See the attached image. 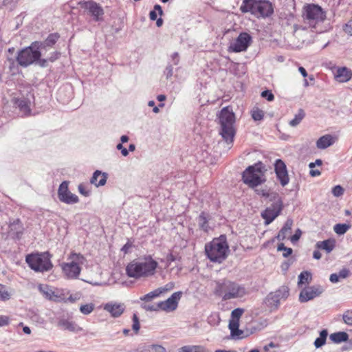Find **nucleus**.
<instances>
[{"mask_svg":"<svg viewBox=\"0 0 352 352\" xmlns=\"http://www.w3.org/2000/svg\"><path fill=\"white\" fill-rule=\"evenodd\" d=\"M158 266L157 261L148 255L131 261L126 267V274L129 277L135 279L153 276Z\"/></svg>","mask_w":352,"mask_h":352,"instance_id":"nucleus-1","label":"nucleus"},{"mask_svg":"<svg viewBox=\"0 0 352 352\" xmlns=\"http://www.w3.org/2000/svg\"><path fill=\"white\" fill-rule=\"evenodd\" d=\"M214 294L223 301L241 298L247 294L245 287L235 281L223 278L215 281Z\"/></svg>","mask_w":352,"mask_h":352,"instance_id":"nucleus-2","label":"nucleus"},{"mask_svg":"<svg viewBox=\"0 0 352 352\" xmlns=\"http://www.w3.org/2000/svg\"><path fill=\"white\" fill-rule=\"evenodd\" d=\"M228 250V245L224 236L214 239L205 245L206 254L212 262L222 263L227 257Z\"/></svg>","mask_w":352,"mask_h":352,"instance_id":"nucleus-3","label":"nucleus"},{"mask_svg":"<svg viewBox=\"0 0 352 352\" xmlns=\"http://www.w3.org/2000/svg\"><path fill=\"white\" fill-rule=\"evenodd\" d=\"M219 122L221 124L220 134L228 143H232L235 135L234 128L235 116L232 111L229 110L228 107L223 108L221 111Z\"/></svg>","mask_w":352,"mask_h":352,"instance_id":"nucleus-4","label":"nucleus"},{"mask_svg":"<svg viewBox=\"0 0 352 352\" xmlns=\"http://www.w3.org/2000/svg\"><path fill=\"white\" fill-rule=\"evenodd\" d=\"M25 261L29 267L36 272H48L53 267L51 255L48 252L28 254Z\"/></svg>","mask_w":352,"mask_h":352,"instance_id":"nucleus-5","label":"nucleus"},{"mask_svg":"<svg viewBox=\"0 0 352 352\" xmlns=\"http://www.w3.org/2000/svg\"><path fill=\"white\" fill-rule=\"evenodd\" d=\"M265 170V166L261 162L248 166L242 173L243 182L250 188H255L265 182L259 175Z\"/></svg>","mask_w":352,"mask_h":352,"instance_id":"nucleus-6","label":"nucleus"},{"mask_svg":"<svg viewBox=\"0 0 352 352\" xmlns=\"http://www.w3.org/2000/svg\"><path fill=\"white\" fill-rule=\"evenodd\" d=\"M37 45V43L33 42L30 46L18 52L16 60L20 66L27 67L39 59L41 52L38 50Z\"/></svg>","mask_w":352,"mask_h":352,"instance_id":"nucleus-7","label":"nucleus"},{"mask_svg":"<svg viewBox=\"0 0 352 352\" xmlns=\"http://www.w3.org/2000/svg\"><path fill=\"white\" fill-rule=\"evenodd\" d=\"M325 19L326 12L320 6L309 3V28L316 33L325 32L327 28L322 25Z\"/></svg>","mask_w":352,"mask_h":352,"instance_id":"nucleus-8","label":"nucleus"},{"mask_svg":"<svg viewBox=\"0 0 352 352\" xmlns=\"http://www.w3.org/2000/svg\"><path fill=\"white\" fill-rule=\"evenodd\" d=\"M69 259L71 260L69 263L62 265L63 271L68 278H76L81 270L79 265L83 263L85 258L80 254L72 253L69 255Z\"/></svg>","mask_w":352,"mask_h":352,"instance_id":"nucleus-9","label":"nucleus"},{"mask_svg":"<svg viewBox=\"0 0 352 352\" xmlns=\"http://www.w3.org/2000/svg\"><path fill=\"white\" fill-rule=\"evenodd\" d=\"M274 201L261 213V217L265 220V224L271 223L280 214L283 210V201L276 194H272L270 200Z\"/></svg>","mask_w":352,"mask_h":352,"instance_id":"nucleus-10","label":"nucleus"},{"mask_svg":"<svg viewBox=\"0 0 352 352\" xmlns=\"http://www.w3.org/2000/svg\"><path fill=\"white\" fill-rule=\"evenodd\" d=\"M289 287L282 286L274 292L270 293L264 300L266 306L272 311L278 309L281 299H286L289 296Z\"/></svg>","mask_w":352,"mask_h":352,"instance_id":"nucleus-11","label":"nucleus"},{"mask_svg":"<svg viewBox=\"0 0 352 352\" xmlns=\"http://www.w3.org/2000/svg\"><path fill=\"white\" fill-rule=\"evenodd\" d=\"M80 7L85 9L92 16L93 21L99 22L103 21L104 14L102 7L93 0L82 1L78 3Z\"/></svg>","mask_w":352,"mask_h":352,"instance_id":"nucleus-12","label":"nucleus"},{"mask_svg":"<svg viewBox=\"0 0 352 352\" xmlns=\"http://www.w3.org/2000/svg\"><path fill=\"white\" fill-rule=\"evenodd\" d=\"M58 199L67 204H74L79 201L78 197L69 190V182H63L58 189Z\"/></svg>","mask_w":352,"mask_h":352,"instance_id":"nucleus-13","label":"nucleus"},{"mask_svg":"<svg viewBox=\"0 0 352 352\" xmlns=\"http://www.w3.org/2000/svg\"><path fill=\"white\" fill-rule=\"evenodd\" d=\"M56 323V326L62 330L75 333L82 330L80 327L72 320V318L67 314L57 316Z\"/></svg>","mask_w":352,"mask_h":352,"instance_id":"nucleus-14","label":"nucleus"},{"mask_svg":"<svg viewBox=\"0 0 352 352\" xmlns=\"http://www.w3.org/2000/svg\"><path fill=\"white\" fill-rule=\"evenodd\" d=\"M251 42V36L246 32H241L239 34L235 41L231 43L229 49L234 52H243L248 49Z\"/></svg>","mask_w":352,"mask_h":352,"instance_id":"nucleus-15","label":"nucleus"},{"mask_svg":"<svg viewBox=\"0 0 352 352\" xmlns=\"http://www.w3.org/2000/svg\"><path fill=\"white\" fill-rule=\"evenodd\" d=\"M182 295V292H177L173 293L167 300L158 302V307L160 310L173 311L175 310L178 306V301Z\"/></svg>","mask_w":352,"mask_h":352,"instance_id":"nucleus-16","label":"nucleus"},{"mask_svg":"<svg viewBox=\"0 0 352 352\" xmlns=\"http://www.w3.org/2000/svg\"><path fill=\"white\" fill-rule=\"evenodd\" d=\"M274 170L280 184L283 186H286L289 179L285 162L280 159L276 160L274 163Z\"/></svg>","mask_w":352,"mask_h":352,"instance_id":"nucleus-17","label":"nucleus"},{"mask_svg":"<svg viewBox=\"0 0 352 352\" xmlns=\"http://www.w3.org/2000/svg\"><path fill=\"white\" fill-rule=\"evenodd\" d=\"M126 306L124 303L109 302L104 305V309L109 312L113 318L120 317L124 311Z\"/></svg>","mask_w":352,"mask_h":352,"instance_id":"nucleus-18","label":"nucleus"},{"mask_svg":"<svg viewBox=\"0 0 352 352\" xmlns=\"http://www.w3.org/2000/svg\"><path fill=\"white\" fill-rule=\"evenodd\" d=\"M23 226L19 219L14 220L9 225V236L13 239H20L23 233Z\"/></svg>","mask_w":352,"mask_h":352,"instance_id":"nucleus-19","label":"nucleus"},{"mask_svg":"<svg viewBox=\"0 0 352 352\" xmlns=\"http://www.w3.org/2000/svg\"><path fill=\"white\" fill-rule=\"evenodd\" d=\"M259 0H243L240 7V10L243 13L250 12L257 17Z\"/></svg>","mask_w":352,"mask_h":352,"instance_id":"nucleus-20","label":"nucleus"},{"mask_svg":"<svg viewBox=\"0 0 352 352\" xmlns=\"http://www.w3.org/2000/svg\"><path fill=\"white\" fill-rule=\"evenodd\" d=\"M257 17H267L271 16L274 12L272 3L266 0H259V6L257 7Z\"/></svg>","mask_w":352,"mask_h":352,"instance_id":"nucleus-21","label":"nucleus"},{"mask_svg":"<svg viewBox=\"0 0 352 352\" xmlns=\"http://www.w3.org/2000/svg\"><path fill=\"white\" fill-rule=\"evenodd\" d=\"M335 79L339 82H346L352 78V71L346 67H340L335 73Z\"/></svg>","mask_w":352,"mask_h":352,"instance_id":"nucleus-22","label":"nucleus"},{"mask_svg":"<svg viewBox=\"0 0 352 352\" xmlns=\"http://www.w3.org/2000/svg\"><path fill=\"white\" fill-rule=\"evenodd\" d=\"M107 178L108 174L107 173H102L97 170L94 173L90 179V183L96 187L103 186L105 185Z\"/></svg>","mask_w":352,"mask_h":352,"instance_id":"nucleus-23","label":"nucleus"},{"mask_svg":"<svg viewBox=\"0 0 352 352\" xmlns=\"http://www.w3.org/2000/svg\"><path fill=\"white\" fill-rule=\"evenodd\" d=\"M336 140V137H334L330 134H327L320 137L317 140L316 146L320 149H325L327 147L333 145Z\"/></svg>","mask_w":352,"mask_h":352,"instance_id":"nucleus-24","label":"nucleus"},{"mask_svg":"<svg viewBox=\"0 0 352 352\" xmlns=\"http://www.w3.org/2000/svg\"><path fill=\"white\" fill-rule=\"evenodd\" d=\"M59 37L60 36L58 33H52L50 34L44 41H34V43H38L37 47L41 51L46 50L47 47L53 46L58 40Z\"/></svg>","mask_w":352,"mask_h":352,"instance_id":"nucleus-25","label":"nucleus"},{"mask_svg":"<svg viewBox=\"0 0 352 352\" xmlns=\"http://www.w3.org/2000/svg\"><path fill=\"white\" fill-rule=\"evenodd\" d=\"M292 225L293 220L292 219H287L276 236L278 240L283 241L285 239L287 235L291 233Z\"/></svg>","mask_w":352,"mask_h":352,"instance_id":"nucleus-26","label":"nucleus"},{"mask_svg":"<svg viewBox=\"0 0 352 352\" xmlns=\"http://www.w3.org/2000/svg\"><path fill=\"white\" fill-rule=\"evenodd\" d=\"M208 219L209 215L205 212H201L197 219L199 228L204 232H208L209 230Z\"/></svg>","mask_w":352,"mask_h":352,"instance_id":"nucleus-27","label":"nucleus"},{"mask_svg":"<svg viewBox=\"0 0 352 352\" xmlns=\"http://www.w3.org/2000/svg\"><path fill=\"white\" fill-rule=\"evenodd\" d=\"M335 241L327 239L323 241H319L316 243V247L318 249L324 250L327 253L331 252L335 248Z\"/></svg>","mask_w":352,"mask_h":352,"instance_id":"nucleus-28","label":"nucleus"},{"mask_svg":"<svg viewBox=\"0 0 352 352\" xmlns=\"http://www.w3.org/2000/svg\"><path fill=\"white\" fill-rule=\"evenodd\" d=\"M329 338L334 343H341L349 340V335L344 331H339L331 333Z\"/></svg>","mask_w":352,"mask_h":352,"instance_id":"nucleus-29","label":"nucleus"},{"mask_svg":"<svg viewBox=\"0 0 352 352\" xmlns=\"http://www.w3.org/2000/svg\"><path fill=\"white\" fill-rule=\"evenodd\" d=\"M71 88L69 87H63L59 89L58 96L59 100L63 102H65L69 100L72 97V92L70 91Z\"/></svg>","mask_w":352,"mask_h":352,"instance_id":"nucleus-30","label":"nucleus"},{"mask_svg":"<svg viewBox=\"0 0 352 352\" xmlns=\"http://www.w3.org/2000/svg\"><path fill=\"white\" fill-rule=\"evenodd\" d=\"M323 292L324 288L320 285L309 287V300L319 296L323 293Z\"/></svg>","mask_w":352,"mask_h":352,"instance_id":"nucleus-31","label":"nucleus"},{"mask_svg":"<svg viewBox=\"0 0 352 352\" xmlns=\"http://www.w3.org/2000/svg\"><path fill=\"white\" fill-rule=\"evenodd\" d=\"M327 336L328 331L327 329H323L320 332V336L314 342L316 348H320L325 344Z\"/></svg>","mask_w":352,"mask_h":352,"instance_id":"nucleus-32","label":"nucleus"},{"mask_svg":"<svg viewBox=\"0 0 352 352\" xmlns=\"http://www.w3.org/2000/svg\"><path fill=\"white\" fill-rule=\"evenodd\" d=\"M138 352H166L165 348L159 344H151L143 347Z\"/></svg>","mask_w":352,"mask_h":352,"instance_id":"nucleus-33","label":"nucleus"},{"mask_svg":"<svg viewBox=\"0 0 352 352\" xmlns=\"http://www.w3.org/2000/svg\"><path fill=\"white\" fill-rule=\"evenodd\" d=\"M305 112L304 110L300 109L297 114L295 115L294 118L289 121V125L294 127L300 124L302 120L305 117Z\"/></svg>","mask_w":352,"mask_h":352,"instance_id":"nucleus-34","label":"nucleus"},{"mask_svg":"<svg viewBox=\"0 0 352 352\" xmlns=\"http://www.w3.org/2000/svg\"><path fill=\"white\" fill-rule=\"evenodd\" d=\"M16 104L18 106L20 110L25 114L30 111L29 102L26 99L23 98L16 100Z\"/></svg>","mask_w":352,"mask_h":352,"instance_id":"nucleus-35","label":"nucleus"},{"mask_svg":"<svg viewBox=\"0 0 352 352\" xmlns=\"http://www.w3.org/2000/svg\"><path fill=\"white\" fill-rule=\"evenodd\" d=\"M239 321L231 320L229 322V329H230L232 336H239L242 331H239Z\"/></svg>","mask_w":352,"mask_h":352,"instance_id":"nucleus-36","label":"nucleus"},{"mask_svg":"<svg viewBox=\"0 0 352 352\" xmlns=\"http://www.w3.org/2000/svg\"><path fill=\"white\" fill-rule=\"evenodd\" d=\"M251 116L254 121H261L263 119L265 113L263 110L254 107L251 111Z\"/></svg>","mask_w":352,"mask_h":352,"instance_id":"nucleus-37","label":"nucleus"},{"mask_svg":"<svg viewBox=\"0 0 352 352\" xmlns=\"http://www.w3.org/2000/svg\"><path fill=\"white\" fill-rule=\"evenodd\" d=\"M350 228L349 224L338 223L334 226L333 230L336 234L341 235L345 234Z\"/></svg>","mask_w":352,"mask_h":352,"instance_id":"nucleus-38","label":"nucleus"},{"mask_svg":"<svg viewBox=\"0 0 352 352\" xmlns=\"http://www.w3.org/2000/svg\"><path fill=\"white\" fill-rule=\"evenodd\" d=\"M162 294V292L157 288V289L148 293L140 298L141 300L148 302L153 298L159 296Z\"/></svg>","mask_w":352,"mask_h":352,"instance_id":"nucleus-39","label":"nucleus"},{"mask_svg":"<svg viewBox=\"0 0 352 352\" xmlns=\"http://www.w3.org/2000/svg\"><path fill=\"white\" fill-rule=\"evenodd\" d=\"M10 298V294L4 285L0 284V300L6 301Z\"/></svg>","mask_w":352,"mask_h":352,"instance_id":"nucleus-40","label":"nucleus"},{"mask_svg":"<svg viewBox=\"0 0 352 352\" xmlns=\"http://www.w3.org/2000/svg\"><path fill=\"white\" fill-rule=\"evenodd\" d=\"M308 282V271L305 270L298 276V287H302V285Z\"/></svg>","mask_w":352,"mask_h":352,"instance_id":"nucleus-41","label":"nucleus"},{"mask_svg":"<svg viewBox=\"0 0 352 352\" xmlns=\"http://www.w3.org/2000/svg\"><path fill=\"white\" fill-rule=\"evenodd\" d=\"M94 309V305L93 303L86 304L80 307V311L85 315L91 314Z\"/></svg>","mask_w":352,"mask_h":352,"instance_id":"nucleus-42","label":"nucleus"},{"mask_svg":"<svg viewBox=\"0 0 352 352\" xmlns=\"http://www.w3.org/2000/svg\"><path fill=\"white\" fill-rule=\"evenodd\" d=\"M277 250L278 251H283V256L284 257L289 256V255L292 254V253L293 252L292 248L285 247L284 243H279L278 245Z\"/></svg>","mask_w":352,"mask_h":352,"instance_id":"nucleus-43","label":"nucleus"},{"mask_svg":"<svg viewBox=\"0 0 352 352\" xmlns=\"http://www.w3.org/2000/svg\"><path fill=\"white\" fill-rule=\"evenodd\" d=\"M342 319L344 323L352 326V310L346 311L342 315Z\"/></svg>","mask_w":352,"mask_h":352,"instance_id":"nucleus-44","label":"nucleus"},{"mask_svg":"<svg viewBox=\"0 0 352 352\" xmlns=\"http://www.w3.org/2000/svg\"><path fill=\"white\" fill-rule=\"evenodd\" d=\"M244 309L242 308H236L231 313V317L232 320L239 321V318L243 315Z\"/></svg>","mask_w":352,"mask_h":352,"instance_id":"nucleus-45","label":"nucleus"},{"mask_svg":"<svg viewBox=\"0 0 352 352\" xmlns=\"http://www.w3.org/2000/svg\"><path fill=\"white\" fill-rule=\"evenodd\" d=\"M140 328L139 318L136 314H134L133 316V325L132 329L135 333H138Z\"/></svg>","mask_w":352,"mask_h":352,"instance_id":"nucleus-46","label":"nucleus"},{"mask_svg":"<svg viewBox=\"0 0 352 352\" xmlns=\"http://www.w3.org/2000/svg\"><path fill=\"white\" fill-rule=\"evenodd\" d=\"M331 192L335 197H338L344 194V190L341 186L337 185L332 188Z\"/></svg>","mask_w":352,"mask_h":352,"instance_id":"nucleus-47","label":"nucleus"},{"mask_svg":"<svg viewBox=\"0 0 352 352\" xmlns=\"http://www.w3.org/2000/svg\"><path fill=\"white\" fill-rule=\"evenodd\" d=\"M299 300L300 302H305L308 301V289L307 287L302 288L299 295Z\"/></svg>","mask_w":352,"mask_h":352,"instance_id":"nucleus-48","label":"nucleus"},{"mask_svg":"<svg viewBox=\"0 0 352 352\" xmlns=\"http://www.w3.org/2000/svg\"><path fill=\"white\" fill-rule=\"evenodd\" d=\"M261 96L270 102L274 100V96L272 94V91L268 89L262 91Z\"/></svg>","mask_w":352,"mask_h":352,"instance_id":"nucleus-49","label":"nucleus"},{"mask_svg":"<svg viewBox=\"0 0 352 352\" xmlns=\"http://www.w3.org/2000/svg\"><path fill=\"white\" fill-rule=\"evenodd\" d=\"M78 188L79 192L81 195H82L85 197L89 196L90 190L87 189V188L82 184H79Z\"/></svg>","mask_w":352,"mask_h":352,"instance_id":"nucleus-50","label":"nucleus"},{"mask_svg":"<svg viewBox=\"0 0 352 352\" xmlns=\"http://www.w3.org/2000/svg\"><path fill=\"white\" fill-rule=\"evenodd\" d=\"M255 192H256L257 195H261L265 197H270L271 196L270 193L267 189L261 188H256Z\"/></svg>","mask_w":352,"mask_h":352,"instance_id":"nucleus-51","label":"nucleus"},{"mask_svg":"<svg viewBox=\"0 0 352 352\" xmlns=\"http://www.w3.org/2000/svg\"><path fill=\"white\" fill-rule=\"evenodd\" d=\"M132 247L133 243L130 241H128L126 243L122 248L121 251L123 252L124 254H126L131 252Z\"/></svg>","mask_w":352,"mask_h":352,"instance_id":"nucleus-52","label":"nucleus"},{"mask_svg":"<svg viewBox=\"0 0 352 352\" xmlns=\"http://www.w3.org/2000/svg\"><path fill=\"white\" fill-rule=\"evenodd\" d=\"M164 74L166 76V79H169L173 75V68L171 65H168L165 69Z\"/></svg>","mask_w":352,"mask_h":352,"instance_id":"nucleus-53","label":"nucleus"},{"mask_svg":"<svg viewBox=\"0 0 352 352\" xmlns=\"http://www.w3.org/2000/svg\"><path fill=\"white\" fill-rule=\"evenodd\" d=\"M195 345H186L179 349V352H195L196 350Z\"/></svg>","mask_w":352,"mask_h":352,"instance_id":"nucleus-54","label":"nucleus"},{"mask_svg":"<svg viewBox=\"0 0 352 352\" xmlns=\"http://www.w3.org/2000/svg\"><path fill=\"white\" fill-rule=\"evenodd\" d=\"M142 308L146 311H158L160 308L158 307V303L156 305H143Z\"/></svg>","mask_w":352,"mask_h":352,"instance_id":"nucleus-55","label":"nucleus"},{"mask_svg":"<svg viewBox=\"0 0 352 352\" xmlns=\"http://www.w3.org/2000/svg\"><path fill=\"white\" fill-rule=\"evenodd\" d=\"M301 234H302L301 230L300 229H297L296 230L295 234L291 236V238H290L291 241L293 243H294L295 242L298 241V239H300Z\"/></svg>","mask_w":352,"mask_h":352,"instance_id":"nucleus-56","label":"nucleus"},{"mask_svg":"<svg viewBox=\"0 0 352 352\" xmlns=\"http://www.w3.org/2000/svg\"><path fill=\"white\" fill-rule=\"evenodd\" d=\"M343 30L346 33L352 35V19L349 20L347 23L345 24Z\"/></svg>","mask_w":352,"mask_h":352,"instance_id":"nucleus-57","label":"nucleus"},{"mask_svg":"<svg viewBox=\"0 0 352 352\" xmlns=\"http://www.w3.org/2000/svg\"><path fill=\"white\" fill-rule=\"evenodd\" d=\"M175 285L173 283H167L164 287L158 288L161 292L162 294L166 292L170 291L173 289Z\"/></svg>","mask_w":352,"mask_h":352,"instance_id":"nucleus-58","label":"nucleus"},{"mask_svg":"<svg viewBox=\"0 0 352 352\" xmlns=\"http://www.w3.org/2000/svg\"><path fill=\"white\" fill-rule=\"evenodd\" d=\"M116 148L121 151L123 156L126 157L129 155V151L123 146L122 143L117 144Z\"/></svg>","mask_w":352,"mask_h":352,"instance_id":"nucleus-59","label":"nucleus"},{"mask_svg":"<svg viewBox=\"0 0 352 352\" xmlns=\"http://www.w3.org/2000/svg\"><path fill=\"white\" fill-rule=\"evenodd\" d=\"M349 270L348 269H342L338 272V276L340 278H346L349 275Z\"/></svg>","mask_w":352,"mask_h":352,"instance_id":"nucleus-60","label":"nucleus"},{"mask_svg":"<svg viewBox=\"0 0 352 352\" xmlns=\"http://www.w3.org/2000/svg\"><path fill=\"white\" fill-rule=\"evenodd\" d=\"M9 324V318L5 316H0V327L6 326Z\"/></svg>","mask_w":352,"mask_h":352,"instance_id":"nucleus-61","label":"nucleus"},{"mask_svg":"<svg viewBox=\"0 0 352 352\" xmlns=\"http://www.w3.org/2000/svg\"><path fill=\"white\" fill-rule=\"evenodd\" d=\"M47 61H49L48 58H41V57H40L39 59L36 61V63L41 67H45L47 66Z\"/></svg>","mask_w":352,"mask_h":352,"instance_id":"nucleus-62","label":"nucleus"},{"mask_svg":"<svg viewBox=\"0 0 352 352\" xmlns=\"http://www.w3.org/2000/svg\"><path fill=\"white\" fill-rule=\"evenodd\" d=\"M60 56V53L58 52H54L51 54V56L48 58L49 61L54 62L57 60Z\"/></svg>","mask_w":352,"mask_h":352,"instance_id":"nucleus-63","label":"nucleus"},{"mask_svg":"<svg viewBox=\"0 0 352 352\" xmlns=\"http://www.w3.org/2000/svg\"><path fill=\"white\" fill-rule=\"evenodd\" d=\"M171 58H172V60L173 62V64L175 65H177L179 64V54L177 52H174L172 54Z\"/></svg>","mask_w":352,"mask_h":352,"instance_id":"nucleus-64","label":"nucleus"}]
</instances>
